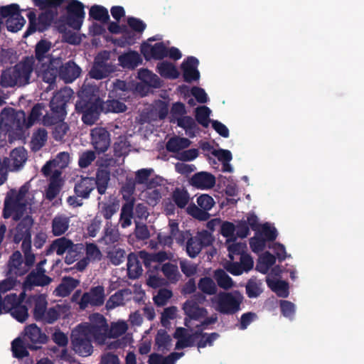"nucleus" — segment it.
Wrapping results in <instances>:
<instances>
[{"label":"nucleus","mask_w":364,"mask_h":364,"mask_svg":"<svg viewBox=\"0 0 364 364\" xmlns=\"http://www.w3.org/2000/svg\"><path fill=\"white\" fill-rule=\"evenodd\" d=\"M70 95L66 90L57 92L50 102L51 114H46L42 122L43 125L49 126L53 124L55 120L63 121L67 115L66 107L69 102Z\"/></svg>","instance_id":"obj_1"},{"label":"nucleus","mask_w":364,"mask_h":364,"mask_svg":"<svg viewBox=\"0 0 364 364\" xmlns=\"http://www.w3.org/2000/svg\"><path fill=\"white\" fill-rule=\"evenodd\" d=\"M34 5L44 10L38 18L36 31L43 32L47 30L58 16V7L65 0H32Z\"/></svg>","instance_id":"obj_2"},{"label":"nucleus","mask_w":364,"mask_h":364,"mask_svg":"<svg viewBox=\"0 0 364 364\" xmlns=\"http://www.w3.org/2000/svg\"><path fill=\"white\" fill-rule=\"evenodd\" d=\"M103 101L100 97L85 100L80 99L76 102L75 109L82 114V121L87 125L94 124L101 112H103Z\"/></svg>","instance_id":"obj_3"},{"label":"nucleus","mask_w":364,"mask_h":364,"mask_svg":"<svg viewBox=\"0 0 364 364\" xmlns=\"http://www.w3.org/2000/svg\"><path fill=\"white\" fill-rule=\"evenodd\" d=\"M91 323H80L79 326L92 340L100 344L105 342L108 336L109 326L105 316L99 313L90 316Z\"/></svg>","instance_id":"obj_4"},{"label":"nucleus","mask_w":364,"mask_h":364,"mask_svg":"<svg viewBox=\"0 0 364 364\" xmlns=\"http://www.w3.org/2000/svg\"><path fill=\"white\" fill-rule=\"evenodd\" d=\"M186 112L183 103L181 102L173 103L171 109V114L173 119L171 122H176L178 127L185 130L187 136L190 138H194L199 131V127L192 117L185 116Z\"/></svg>","instance_id":"obj_5"},{"label":"nucleus","mask_w":364,"mask_h":364,"mask_svg":"<svg viewBox=\"0 0 364 364\" xmlns=\"http://www.w3.org/2000/svg\"><path fill=\"white\" fill-rule=\"evenodd\" d=\"M0 133L9 134V140L13 142L22 136L21 122L16 119L13 109H4L0 114Z\"/></svg>","instance_id":"obj_6"},{"label":"nucleus","mask_w":364,"mask_h":364,"mask_svg":"<svg viewBox=\"0 0 364 364\" xmlns=\"http://www.w3.org/2000/svg\"><path fill=\"white\" fill-rule=\"evenodd\" d=\"M243 296L237 291L220 292L218 295L215 309L220 314L232 315L240 310Z\"/></svg>","instance_id":"obj_7"},{"label":"nucleus","mask_w":364,"mask_h":364,"mask_svg":"<svg viewBox=\"0 0 364 364\" xmlns=\"http://www.w3.org/2000/svg\"><path fill=\"white\" fill-rule=\"evenodd\" d=\"M84 8L82 2L71 0L65 7L67 15L61 16V21L75 30H80L85 16Z\"/></svg>","instance_id":"obj_8"},{"label":"nucleus","mask_w":364,"mask_h":364,"mask_svg":"<svg viewBox=\"0 0 364 364\" xmlns=\"http://www.w3.org/2000/svg\"><path fill=\"white\" fill-rule=\"evenodd\" d=\"M48 336L42 332L36 324L33 323L24 328V357L29 355L26 348L31 350H38L41 345L47 343Z\"/></svg>","instance_id":"obj_9"},{"label":"nucleus","mask_w":364,"mask_h":364,"mask_svg":"<svg viewBox=\"0 0 364 364\" xmlns=\"http://www.w3.org/2000/svg\"><path fill=\"white\" fill-rule=\"evenodd\" d=\"M71 343L73 350L80 356L87 357L93 352L92 340L79 325L72 331Z\"/></svg>","instance_id":"obj_10"},{"label":"nucleus","mask_w":364,"mask_h":364,"mask_svg":"<svg viewBox=\"0 0 364 364\" xmlns=\"http://www.w3.org/2000/svg\"><path fill=\"white\" fill-rule=\"evenodd\" d=\"M21 13L20 6L16 4L0 7V15L2 19H6V26L9 31L17 32L21 30L22 27Z\"/></svg>","instance_id":"obj_11"},{"label":"nucleus","mask_w":364,"mask_h":364,"mask_svg":"<svg viewBox=\"0 0 364 364\" xmlns=\"http://www.w3.org/2000/svg\"><path fill=\"white\" fill-rule=\"evenodd\" d=\"M23 215V196L14 191H10L5 200L4 217L8 218L11 216L16 221L19 220Z\"/></svg>","instance_id":"obj_12"},{"label":"nucleus","mask_w":364,"mask_h":364,"mask_svg":"<svg viewBox=\"0 0 364 364\" xmlns=\"http://www.w3.org/2000/svg\"><path fill=\"white\" fill-rule=\"evenodd\" d=\"M91 142L95 150L98 154L107 151L110 146V134L104 127H95L91 130Z\"/></svg>","instance_id":"obj_13"},{"label":"nucleus","mask_w":364,"mask_h":364,"mask_svg":"<svg viewBox=\"0 0 364 364\" xmlns=\"http://www.w3.org/2000/svg\"><path fill=\"white\" fill-rule=\"evenodd\" d=\"M105 301V289L102 286L92 287L89 292L82 294L79 303L80 307L85 309L89 304L100 306Z\"/></svg>","instance_id":"obj_14"},{"label":"nucleus","mask_w":364,"mask_h":364,"mask_svg":"<svg viewBox=\"0 0 364 364\" xmlns=\"http://www.w3.org/2000/svg\"><path fill=\"white\" fill-rule=\"evenodd\" d=\"M70 162V154L67 151L59 152L54 159L48 161L42 167L41 173L45 177L53 173L52 169L58 168L60 171L68 166Z\"/></svg>","instance_id":"obj_15"},{"label":"nucleus","mask_w":364,"mask_h":364,"mask_svg":"<svg viewBox=\"0 0 364 364\" xmlns=\"http://www.w3.org/2000/svg\"><path fill=\"white\" fill-rule=\"evenodd\" d=\"M23 292L17 296L16 294H9L4 299V308L7 309L11 315L20 323L23 322Z\"/></svg>","instance_id":"obj_16"},{"label":"nucleus","mask_w":364,"mask_h":364,"mask_svg":"<svg viewBox=\"0 0 364 364\" xmlns=\"http://www.w3.org/2000/svg\"><path fill=\"white\" fill-rule=\"evenodd\" d=\"M141 53L146 60H162L168 55V48L163 42L154 45L144 43L141 47Z\"/></svg>","instance_id":"obj_17"},{"label":"nucleus","mask_w":364,"mask_h":364,"mask_svg":"<svg viewBox=\"0 0 364 364\" xmlns=\"http://www.w3.org/2000/svg\"><path fill=\"white\" fill-rule=\"evenodd\" d=\"M46 271L33 269L24 279V291L33 287H45L51 283L52 278L45 274ZM26 294L24 293V299Z\"/></svg>","instance_id":"obj_18"},{"label":"nucleus","mask_w":364,"mask_h":364,"mask_svg":"<svg viewBox=\"0 0 364 364\" xmlns=\"http://www.w3.org/2000/svg\"><path fill=\"white\" fill-rule=\"evenodd\" d=\"M199 60L193 56H189L181 63V68L183 71V77L185 82H191L197 81L200 78V73L198 70Z\"/></svg>","instance_id":"obj_19"},{"label":"nucleus","mask_w":364,"mask_h":364,"mask_svg":"<svg viewBox=\"0 0 364 364\" xmlns=\"http://www.w3.org/2000/svg\"><path fill=\"white\" fill-rule=\"evenodd\" d=\"M116 71L117 66L114 64L96 60L89 72V75L92 79L102 80Z\"/></svg>","instance_id":"obj_20"},{"label":"nucleus","mask_w":364,"mask_h":364,"mask_svg":"<svg viewBox=\"0 0 364 364\" xmlns=\"http://www.w3.org/2000/svg\"><path fill=\"white\" fill-rule=\"evenodd\" d=\"M59 73L61 80L66 83H70L80 76L81 68L73 60H69L65 63H63L60 58Z\"/></svg>","instance_id":"obj_21"},{"label":"nucleus","mask_w":364,"mask_h":364,"mask_svg":"<svg viewBox=\"0 0 364 364\" xmlns=\"http://www.w3.org/2000/svg\"><path fill=\"white\" fill-rule=\"evenodd\" d=\"M142 61L141 55L136 50H129L118 56L119 65L129 70L136 68Z\"/></svg>","instance_id":"obj_22"},{"label":"nucleus","mask_w":364,"mask_h":364,"mask_svg":"<svg viewBox=\"0 0 364 364\" xmlns=\"http://www.w3.org/2000/svg\"><path fill=\"white\" fill-rule=\"evenodd\" d=\"M192 186L198 189H208L215 184V177L208 172L200 171L195 173L189 180Z\"/></svg>","instance_id":"obj_23"},{"label":"nucleus","mask_w":364,"mask_h":364,"mask_svg":"<svg viewBox=\"0 0 364 364\" xmlns=\"http://www.w3.org/2000/svg\"><path fill=\"white\" fill-rule=\"evenodd\" d=\"M74 243L73 241L65 237H62L54 240L46 250V255H50L55 252L58 255H63L66 252L68 255L74 252Z\"/></svg>","instance_id":"obj_24"},{"label":"nucleus","mask_w":364,"mask_h":364,"mask_svg":"<svg viewBox=\"0 0 364 364\" xmlns=\"http://www.w3.org/2000/svg\"><path fill=\"white\" fill-rule=\"evenodd\" d=\"M62 171L54 170L50 174L48 188L46 189V198L50 201L54 200L59 194L63 181L61 179Z\"/></svg>","instance_id":"obj_25"},{"label":"nucleus","mask_w":364,"mask_h":364,"mask_svg":"<svg viewBox=\"0 0 364 364\" xmlns=\"http://www.w3.org/2000/svg\"><path fill=\"white\" fill-rule=\"evenodd\" d=\"M60 58H51L49 59V63L47 65V68L43 71V80L49 84V88L55 85L57 77H60Z\"/></svg>","instance_id":"obj_26"},{"label":"nucleus","mask_w":364,"mask_h":364,"mask_svg":"<svg viewBox=\"0 0 364 364\" xmlns=\"http://www.w3.org/2000/svg\"><path fill=\"white\" fill-rule=\"evenodd\" d=\"M109 181L110 171L107 166L98 168L95 178L92 177L95 188H97L98 193L101 196L105 194Z\"/></svg>","instance_id":"obj_27"},{"label":"nucleus","mask_w":364,"mask_h":364,"mask_svg":"<svg viewBox=\"0 0 364 364\" xmlns=\"http://www.w3.org/2000/svg\"><path fill=\"white\" fill-rule=\"evenodd\" d=\"M22 73L23 65L21 63L5 70L1 75V85L4 87L14 86L18 80L21 79Z\"/></svg>","instance_id":"obj_28"},{"label":"nucleus","mask_w":364,"mask_h":364,"mask_svg":"<svg viewBox=\"0 0 364 364\" xmlns=\"http://www.w3.org/2000/svg\"><path fill=\"white\" fill-rule=\"evenodd\" d=\"M7 169L11 171H18L23 165V149L18 147L14 149L9 156L4 161Z\"/></svg>","instance_id":"obj_29"},{"label":"nucleus","mask_w":364,"mask_h":364,"mask_svg":"<svg viewBox=\"0 0 364 364\" xmlns=\"http://www.w3.org/2000/svg\"><path fill=\"white\" fill-rule=\"evenodd\" d=\"M7 275L21 277L23 275V256L19 251L14 252L10 257Z\"/></svg>","instance_id":"obj_30"},{"label":"nucleus","mask_w":364,"mask_h":364,"mask_svg":"<svg viewBox=\"0 0 364 364\" xmlns=\"http://www.w3.org/2000/svg\"><path fill=\"white\" fill-rule=\"evenodd\" d=\"M95 189L92 177H82L74 187V192L77 197L88 198L91 192Z\"/></svg>","instance_id":"obj_31"},{"label":"nucleus","mask_w":364,"mask_h":364,"mask_svg":"<svg viewBox=\"0 0 364 364\" xmlns=\"http://www.w3.org/2000/svg\"><path fill=\"white\" fill-rule=\"evenodd\" d=\"M183 310L190 320H199L208 314L206 309L200 307L193 301H186L183 305Z\"/></svg>","instance_id":"obj_32"},{"label":"nucleus","mask_w":364,"mask_h":364,"mask_svg":"<svg viewBox=\"0 0 364 364\" xmlns=\"http://www.w3.org/2000/svg\"><path fill=\"white\" fill-rule=\"evenodd\" d=\"M26 303L33 302L34 308H33V316L36 321L43 320L45 318V313L47 308L48 302L45 296L35 295L31 298H29L26 301Z\"/></svg>","instance_id":"obj_33"},{"label":"nucleus","mask_w":364,"mask_h":364,"mask_svg":"<svg viewBox=\"0 0 364 364\" xmlns=\"http://www.w3.org/2000/svg\"><path fill=\"white\" fill-rule=\"evenodd\" d=\"M127 274L130 279H135L142 274V267L138 256L132 252L127 256Z\"/></svg>","instance_id":"obj_34"},{"label":"nucleus","mask_w":364,"mask_h":364,"mask_svg":"<svg viewBox=\"0 0 364 364\" xmlns=\"http://www.w3.org/2000/svg\"><path fill=\"white\" fill-rule=\"evenodd\" d=\"M51 232L54 236L63 235L69 228L70 218L65 215H57L52 220Z\"/></svg>","instance_id":"obj_35"},{"label":"nucleus","mask_w":364,"mask_h":364,"mask_svg":"<svg viewBox=\"0 0 364 364\" xmlns=\"http://www.w3.org/2000/svg\"><path fill=\"white\" fill-rule=\"evenodd\" d=\"M157 73L166 79H176L179 77V72L176 67L168 61H162L156 66Z\"/></svg>","instance_id":"obj_36"},{"label":"nucleus","mask_w":364,"mask_h":364,"mask_svg":"<svg viewBox=\"0 0 364 364\" xmlns=\"http://www.w3.org/2000/svg\"><path fill=\"white\" fill-rule=\"evenodd\" d=\"M31 233L29 230H24V265L31 267L34 264L36 256L31 252Z\"/></svg>","instance_id":"obj_37"},{"label":"nucleus","mask_w":364,"mask_h":364,"mask_svg":"<svg viewBox=\"0 0 364 364\" xmlns=\"http://www.w3.org/2000/svg\"><path fill=\"white\" fill-rule=\"evenodd\" d=\"M53 125L52 129V136L55 141L58 142H64L65 136L70 130L69 125L63 121L55 120L53 124H51L50 126Z\"/></svg>","instance_id":"obj_38"},{"label":"nucleus","mask_w":364,"mask_h":364,"mask_svg":"<svg viewBox=\"0 0 364 364\" xmlns=\"http://www.w3.org/2000/svg\"><path fill=\"white\" fill-rule=\"evenodd\" d=\"M267 286L279 297L286 298L289 296V284L283 280H274L267 278Z\"/></svg>","instance_id":"obj_39"},{"label":"nucleus","mask_w":364,"mask_h":364,"mask_svg":"<svg viewBox=\"0 0 364 364\" xmlns=\"http://www.w3.org/2000/svg\"><path fill=\"white\" fill-rule=\"evenodd\" d=\"M133 211V201L127 202L122 205L120 213V224L122 228H126L131 225L134 215Z\"/></svg>","instance_id":"obj_40"},{"label":"nucleus","mask_w":364,"mask_h":364,"mask_svg":"<svg viewBox=\"0 0 364 364\" xmlns=\"http://www.w3.org/2000/svg\"><path fill=\"white\" fill-rule=\"evenodd\" d=\"M171 338L166 330L160 329L155 336V346L159 351L169 350L171 345Z\"/></svg>","instance_id":"obj_41"},{"label":"nucleus","mask_w":364,"mask_h":364,"mask_svg":"<svg viewBox=\"0 0 364 364\" xmlns=\"http://www.w3.org/2000/svg\"><path fill=\"white\" fill-rule=\"evenodd\" d=\"M138 78L151 87L157 88L161 86L159 77L148 69H140L138 72Z\"/></svg>","instance_id":"obj_42"},{"label":"nucleus","mask_w":364,"mask_h":364,"mask_svg":"<svg viewBox=\"0 0 364 364\" xmlns=\"http://www.w3.org/2000/svg\"><path fill=\"white\" fill-rule=\"evenodd\" d=\"M191 144V141L187 138L173 137L166 143V147L167 151L173 153L188 148Z\"/></svg>","instance_id":"obj_43"},{"label":"nucleus","mask_w":364,"mask_h":364,"mask_svg":"<svg viewBox=\"0 0 364 364\" xmlns=\"http://www.w3.org/2000/svg\"><path fill=\"white\" fill-rule=\"evenodd\" d=\"M210 114L211 110L208 107L205 105L199 106L195 109V122L196 121L199 124L207 128L212 121L210 119Z\"/></svg>","instance_id":"obj_44"},{"label":"nucleus","mask_w":364,"mask_h":364,"mask_svg":"<svg viewBox=\"0 0 364 364\" xmlns=\"http://www.w3.org/2000/svg\"><path fill=\"white\" fill-rule=\"evenodd\" d=\"M48 132L44 128H39L33 132L31 138V148L33 151H39L47 141Z\"/></svg>","instance_id":"obj_45"},{"label":"nucleus","mask_w":364,"mask_h":364,"mask_svg":"<svg viewBox=\"0 0 364 364\" xmlns=\"http://www.w3.org/2000/svg\"><path fill=\"white\" fill-rule=\"evenodd\" d=\"M89 16L90 18L103 23H106L109 21L108 10L100 5L92 6L89 11Z\"/></svg>","instance_id":"obj_46"},{"label":"nucleus","mask_w":364,"mask_h":364,"mask_svg":"<svg viewBox=\"0 0 364 364\" xmlns=\"http://www.w3.org/2000/svg\"><path fill=\"white\" fill-rule=\"evenodd\" d=\"M44 108L45 105L43 103H37L33 107L27 119H26V114H24V127L29 128L38 122L43 114L42 111Z\"/></svg>","instance_id":"obj_47"},{"label":"nucleus","mask_w":364,"mask_h":364,"mask_svg":"<svg viewBox=\"0 0 364 364\" xmlns=\"http://www.w3.org/2000/svg\"><path fill=\"white\" fill-rule=\"evenodd\" d=\"M168 226L171 234L173 236V240L175 239L176 242L179 245H183L185 241L186 240H188L191 236L189 230L180 231L178 229V223L175 221L171 220Z\"/></svg>","instance_id":"obj_48"},{"label":"nucleus","mask_w":364,"mask_h":364,"mask_svg":"<svg viewBox=\"0 0 364 364\" xmlns=\"http://www.w3.org/2000/svg\"><path fill=\"white\" fill-rule=\"evenodd\" d=\"M121 33L122 36L116 39V43L119 47L122 48L127 46L134 45L139 38L136 33L129 30L126 26H124V29Z\"/></svg>","instance_id":"obj_49"},{"label":"nucleus","mask_w":364,"mask_h":364,"mask_svg":"<svg viewBox=\"0 0 364 364\" xmlns=\"http://www.w3.org/2000/svg\"><path fill=\"white\" fill-rule=\"evenodd\" d=\"M186 248L188 255L195 258L202 250L201 242L198 240V237L191 235L186 242Z\"/></svg>","instance_id":"obj_50"},{"label":"nucleus","mask_w":364,"mask_h":364,"mask_svg":"<svg viewBox=\"0 0 364 364\" xmlns=\"http://www.w3.org/2000/svg\"><path fill=\"white\" fill-rule=\"evenodd\" d=\"M102 107L103 112L105 113H119L124 112L127 109L125 104L117 100H108L106 102H103Z\"/></svg>","instance_id":"obj_51"},{"label":"nucleus","mask_w":364,"mask_h":364,"mask_svg":"<svg viewBox=\"0 0 364 364\" xmlns=\"http://www.w3.org/2000/svg\"><path fill=\"white\" fill-rule=\"evenodd\" d=\"M198 288L204 294L213 295L216 293L217 287L213 280L208 277L201 278L198 282Z\"/></svg>","instance_id":"obj_52"},{"label":"nucleus","mask_w":364,"mask_h":364,"mask_svg":"<svg viewBox=\"0 0 364 364\" xmlns=\"http://www.w3.org/2000/svg\"><path fill=\"white\" fill-rule=\"evenodd\" d=\"M58 30L60 33H63V41L72 45H77L80 43V38L77 36L76 33L70 31H67L65 25H59L58 26Z\"/></svg>","instance_id":"obj_53"},{"label":"nucleus","mask_w":364,"mask_h":364,"mask_svg":"<svg viewBox=\"0 0 364 364\" xmlns=\"http://www.w3.org/2000/svg\"><path fill=\"white\" fill-rule=\"evenodd\" d=\"M161 272L171 282H176L178 279V269L176 264L170 262L165 263L161 267Z\"/></svg>","instance_id":"obj_54"},{"label":"nucleus","mask_w":364,"mask_h":364,"mask_svg":"<svg viewBox=\"0 0 364 364\" xmlns=\"http://www.w3.org/2000/svg\"><path fill=\"white\" fill-rule=\"evenodd\" d=\"M51 48L50 42L46 40H41L36 46L35 55L36 59L39 62H43L44 58L46 57V53L50 50Z\"/></svg>","instance_id":"obj_55"},{"label":"nucleus","mask_w":364,"mask_h":364,"mask_svg":"<svg viewBox=\"0 0 364 364\" xmlns=\"http://www.w3.org/2000/svg\"><path fill=\"white\" fill-rule=\"evenodd\" d=\"M127 21L131 31L139 35L142 34L146 28V24L142 20L134 16L128 17Z\"/></svg>","instance_id":"obj_56"},{"label":"nucleus","mask_w":364,"mask_h":364,"mask_svg":"<svg viewBox=\"0 0 364 364\" xmlns=\"http://www.w3.org/2000/svg\"><path fill=\"white\" fill-rule=\"evenodd\" d=\"M96 159V154L94 151L87 150L80 154L78 159V166L81 168L88 167Z\"/></svg>","instance_id":"obj_57"},{"label":"nucleus","mask_w":364,"mask_h":364,"mask_svg":"<svg viewBox=\"0 0 364 364\" xmlns=\"http://www.w3.org/2000/svg\"><path fill=\"white\" fill-rule=\"evenodd\" d=\"M247 245L242 242H235L230 245L228 247V256L230 260H234V255L242 256V254H245Z\"/></svg>","instance_id":"obj_58"},{"label":"nucleus","mask_w":364,"mask_h":364,"mask_svg":"<svg viewBox=\"0 0 364 364\" xmlns=\"http://www.w3.org/2000/svg\"><path fill=\"white\" fill-rule=\"evenodd\" d=\"M173 200L178 208H183L188 203L189 196L187 191L176 189L173 192Z\"/></svg>","instance_id":"obj_59"},{"label":"nucleus","mask_w":364,"mask_h":364,"mask_svg":"<svg viewBox=\"0 0 364 364\" xmlns=\"http://www.w3.org/2000/svg\"><path fill=\"white\" fill-rule=\"evenodd\" d=\"M216 275L218 284L220 287L228 289L232 287L233 282L232 278L223 270H218Z\"/></svg>","instance_id":"obj_60"},{"label":"nucleus","mask_w":364,"mask_h":364,"mask_svg":"<svg viewBox=\"0 0 364 364\" xmlns=\"http://www.w3.org/2000/svg\"><path fill=\"white\" fill-rule=\"evenodd\" d=\"M119 240V232L118 230L106 228L105 230V235L103 236V240L106 245H114Z\"/></svg>","instance_id":"obj_61"},{"label":"nucleus","mask_w":364,"mask_h":364,"mask_svg":"<svg viewBox=\"0 0 364 364\" xmlns=\"http://www.w3.org/2000/svg\"><path fill=\"white\" fill-rule=\"evenodd\" d=\"M188 213L191 215L194 218L198 219L200 221H205L209 219L210 215L208 213V211L200 208L196 205L192 206H189Z\"/></svg>","instance_id":"obj_62"},{"label":"nucleus","mask_w":364,"mask_h":364,"mask_svg":"<svg viewBox=\"0 0 364 364\" xmlns=\"http://www.w3.org/2000/svg\"><path fill=\"white\" fill-rule=\"evenodd\" d=\"M8 277L0 282V292L5 293L14 289L20 282L17 280V277L7 275Z\"/></svg>","instance_id":"obj_63"},{"label":"nucleus","mask_w":364,"mask_h":364,"mask_svg":"<svg viewBox=\"0 0 364 364\" xmlns=\"http://www.w3.org/2000/svg\"><path fill=\"white\" fill-rule=\"evenodd\" d=\"M126 252L121 248L115 249L108 252V257L111 263L114 265H119L122 263L125 259Z\"/></svg>","instance_id":"obj_64"}]
</instances>
